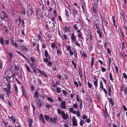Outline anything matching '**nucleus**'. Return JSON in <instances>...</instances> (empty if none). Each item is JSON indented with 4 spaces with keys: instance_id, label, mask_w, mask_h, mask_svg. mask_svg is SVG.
Returning a JSON list of instances; mask_svg holds the SVG:
<instances>
[{
    "instance_id": "f3484780",
    "label": "nucleus",
    "mask_w": 127,
    "mask_h": 127,
    "mask_svg": "<svg viewBox=\"0 0 127 127\" xmlns=\"http://www.w3.org/2000/svg\"><path fill=\"white\" fill-rule=\"evenodd\" d=\"M99 84L100 86L99 89L100 90L102 91V89L104 88L103 83L101 80L100 81Z\"/></svg>"
},
{
    "instance_id": "473e14b6",
    "label": "nucleus",
    "mask_w": 127,
    "mask_h": 127,
    "mask_svg": "<svg viewBox=\"0 0 127 127\" xmlns=\"http://www.w3.org/2000/svg\"><path fill=\"white\" fill-rule=\"evenodd\" d=\"M98 81H93L94 85L95 87V88L96 89L98 86Z\"/></svg>"
},
{
    "instance_id": "ddd939ff",
    "label": "nucleus",
    "mask_w": 127,
    "mask_h": 127,
    "mask_svg": "<svg viewBox=\"0 0 127 127\" xmlns=\"http://www.w3.org/2000/svg\"><path fill=\"white\" fill-rule=\"evenodd\" d=\"M44 55L45 57L48 58L49 60H51V56L49 55L48 51L47 50H45L44 52Z\"/></svg>"
},
{
    "instance_id": "6e6552de",
    "label": "nucleus",
    "mask_w": 127,
    "mask_h": 127,
    "mask_svg": "<svg viewBox=\"0 0 127 127\" xmlns=\"http://www.w3.org/2000/svg\"><path fill=\"white\" fill-rule=\"evenodd\" d=\"M57 119L56 117H55L53 118L51 117L50 119V122H52L53 123L56 124L57 123Z\"/></svg>"
},
{
    "instance_id": "f257e3e1",
    "label": "nucleus",
    "mask_w": 127,
    "mask_h": 127,
    "mask_svg": "<svg viewBox=\"0 0 127 127\" xmlns=\"http://www.w3.org/2000/svg\"><path fill=\"white\" fill-rule=\"evenodd\" d=\"M21 88L22 93V95L27 100H28L29 97L28 93L26 92L24 87L23 86H21Z\"/></svg>"
},
{
    "instance_id": "3c124183",
    "label": "nucleus",
    "mask_w": 127,
    "mask_h": 127,
    "mask_svg": "<svg viewBox=\"0 0 127 127\" xmlns=\"http://www.w3.org/2000/svg\"><path fill=\"white\" fill-rule=\"evenodd\" d=\"M73 27L75 30H77L78 29V27H77L76 24H75L74 25H73Z\"/></svg>"
},
{
    "instance_id": "a19ab883",
    "label": "nucleus",
    "mask_w": 127,
    "mask_h": 127,
    "mask_svg": "<svg viewBox=\"0 0 127 127\" xmlns=\"http://www.w3.org/2000/svg\"><path fill=\"white\" fill-rule=\"evenodd\" d=\"M30 57L31 59L30 61H31L32 63H34L35 60L34 58L30 56Z\"/></svg>"
},
{
    "instance_id": "cd10ccee",
    "label": "nucleus",
    "mask_w": 127,
    "mask_h": 127,
    "mask_svg": "<svg viewBox=\"0 0 127 127\" xmlns=\"http://www.w3.org/2000/svg\"><path fill=\"white\" fill-rule=\"evenodd\" d=\"M14 87L15 89V95L17 96H18V88L16 84H15L14 85Z\"/></svg>"
},
{
    "instance_id": "1a4fd4ad",
    "label": "nucleus",
    "mask_w": 127,
    "mask_h": 127,
    "mask_svg": "<svg viewBox=\"0 0 127 127\" xmlns=\"http://www.w3.org/2000/svg\"><path fill=\"white\" fill-rule=\"evenodd\" d=\"M66 103L65 101H62L61 103L60 108L62 109L66 108V107L65 106Z\"/></svg>"
},
{
    "instance_id": "9d476101",
    "label": "nucleus",
    "mask_w": 127,
    "mask_h": 127,
    "mask_svg": "<svg viewBox=\"0 0 127 127\" xmlns=\"http://www.w3.org/2000/svg\"><path fill=\"white\" fill-rule=\"evenodd\" d=\"M82 4V5H81V7L83 10V12L85 14L87 13V11L85 3L84 2Z\"/></svg>"
},
{
    "instance_id": "6ab92c4d",
    "label": "nucleus",
    "mask_w": 127,
    "mask_h": 127,
    "mask_svg": "<svg viewBox=\"0 0 127 127\" xmlns=\"http://www.w3.org/2000/svg\"><path fill=\"white\" fill-rule=\"evenodd\" d=\"M24 66L26 67V71L29 72H31V69L30 68L29 66L27 65L26 64H25L24 65Z\"/></svg>"
},
{
    "instance_id": "5fc2aeb1",
    "label": "nucleus",
    "mask_w": 127,
    "mask_h": 127,
    "mask_svg": "<svg viewBox=\"0 0 127 127\" xmlns=\"http://www.w3.org/2000/svg\"><path fill=\"white\" fill-rule=\"evenodd\" d=\"M6 103L8 104V105L9 106V107H10L11 105V104L10 103V101L9 100H7L6 101Z\"/></svg>"
},
{
    "instance_id": "2f4dec72",
    "label": "nucleus",
    "mask_w": 127,
    "mask_h": 127,
    "mask_svg": "<svg viewBox=\"0 0 127 127\" xmlns=\"http://www.w3.org/2000/svg\"><path fill=\"white\" fill-rule=\"evenodd\" d=\"M76 100L78 102L80 101V102H82V100L79 97L78 95H76Z\"/></svg>"
},
{
    "instance_id": "864d4df0",
    "label": "nucleus",
    "mask_w": 127,
    "mask_h": 127,
    "mask_svg": "<svg viewBox=\"0 0 127 127\" xmlns=\"http://www.w3.org/2000/svg\"><path fill=\"white\" fill-rule=\"evenodd\" d=\"M124 94L126 95H127V85L125 89H124Z\"/></svg>"
},
{
    "instance_id": "4d7b16f0",
    "label": "nucleus",
    "mask_w": 127,
    "mask_h": 127,
    "mask_svg": "<svg viewBox=\"0 0 127 127\" xmlns=\"http://www.w3.org/2000/svg\"><path fill=\"white\" fill-rule=\"evenodd\" d=\"M65 16L69 15L68 10L66 9H65Z\"/></svg>"
},
{
    "instance_id": "c85d7f7f",
    "label": "nucleus",
    "mask_w": 127,
    "mask_h": 127,
    "mask_svg": "<svg viewBox=\"0 0 127 127\" xmlns=\"http://www.w3.org/2000/svg\"><path fill=\"white\" fill-rule=\"evenodd\" d=\"M75 59H73V60L71 61V63L74 65V68L75 69L76 67V63H75Z\"/></svg>"
},
{
    "instance_id": "4468645a",
    "label": "nucleus",
    "mask_w": 127,
    "mask_h": 127,
    "mask_svg": "<svg viewBox=\"0 0 127 127\" xmlns=\"http://www.w3.org/2000/svg\"><path fill=\"white\" fill-rule=\"evenodd\" d=\"M39 116L40 117V120L41 122L43 124H45V122L44 119L43 115L41 114H39Z\"/></svg>"
},
{
    "instance_id": "e2e57ef3",
    "label": "nucleus",
    "mask_w": 127,
    "mask_h": 127,
    "mask_svg": "<svg viewBox=\"0 0 127 127\" xmlns=\"http://www.w3.org/2000/svg\"><path fill=\"white\" fill-rule=\"evenodd\" d=\"M66 17L67 21H70V16L69 15L65 16Z\"/></svg>"
},
{
    "instance_id": "39448f33",
    "label": "nucleus",
    "mask_w": 127,
    "mask_h": 127,
    "mask_svg": "<svg viewBox=\"0 0 127 127\" xmlns=\"http://www.w3.org/2000/svg\"><path fill=\"white\" fill-rule=\"evenodd\" d=\"M28 8L30 12H31L30 15H32L33 14V8L32 5L30 4H29L27 5Z\"/></svg>"
},
{
    "instance_id": "37998d69",
    "label": "nucleus",
    "mask_w": 127,
    "mask_h": 127,
    "mask_svg": "<svg viewBox=\"0 0 127 127\" xmlns=\"http://www.w3.org/2000/svg\"><path fill=\"white\" fill-rule=\"evenodd\" d=\"M80 53L81 55H82L83 57H87V56L86 54L84 52H83V53L82 54V51H80Z\"/></svg>"
},
{
    "instance_id": "f03ea898",
    "label": "nucleus",
    "mask_w": 127,
    "mask_h": 127,
    "mask_svg": "<svg viewBox=\"0 0 127 127\" xmlns=\"http://www.w3.org/2000/svg\"><path fill=\"white\" fill-rule=\"evenodd\" d=\"M72 10V15L74 19L75 20L76 17L79 16L80 15L78 13V10L74 7H73Z\"/></svg>"
},
{
    "instance_id": "680f3d73",
    "label": "nucleus",
    "mask_w": 127,
    "mask_h": 127,
    "mask_svg": "<svg viewBox=\"0 0 127 127\" xmlns=\"http://www.w3.org/2000/svg\"><path fill=\"white\" fill-rule=\"evenodd\" d=\"M50 46L53 49H54L56 47V45L53 43H52Z\"/></svg>"
},
{
    "instance_id": "bb28decb",
    "label": "nucleus",
    "mask_w": 127,
    "mask_h": 127,
    "mask_svg": "<svg viewBox=\"0 0 127 127\" xmlns=\"http://www.w3.org/2000/svg\"><path fill=\"white\" fill-rule=\"evenodd\" d=\"M70 30V29L69 27H68L66 26H64V29H63V30L65 32H69Z\"/></svg>"
},
{
    "instance_id": "f8f14e48",
    "label": "nucleus",
    "mask_w": 127,
    "mask_h": 127,
    "mask_svg": "<svg viewBox=\"0 0 127 127\" xmlns=\"http://www.w3.org/2000/svg\"><path fill=\"white\" fill-rule=\"evenodd\" d=\"M62 118L64 120H66L68 117V115L67 114H65L64 112L63 111H62Z\"/></svg>"
},
{
    "instance_id": "09e8293b",
    "label": "nucleus",
    "mask_w": 127,
    "mask_h": 127,
    "mask_svg": "<svg viewBox=\"0 0 127 127\" xmlns=\"http://www.w3.org/2000/svg\"><path fill=\"white\" fill-rule=\"evenodd\" d=\"M74 44L78 47H80V44L76 40L74 41Z\"/></svg>"
},
{
    "instance_id": "69168bd1",
    "label": "nucleus",
    "mask_w": 127,
    "mask_h": 127,
    "mask_svg": "<svg viewBox=\"0 0 127 127\" xmlns=\"http://www.w3.org/2000/svg\"><path fill=\"white\" fill-rule=\"evenodd\" d=\"M84 123H85V122H84V121L83 120H81L80 122V124L81 126L83 125Z\"/></svg>"
},
{
    "instance_id": "338daca9",
    "label": "nucleus",
    "mask_w": 127,
    "mask_h": 127,
    "mask_svg": "<svg viewBox=\"0 0 127 127\" xmlns=\"http://www.w3.org/2000/svg\"><path fill=\"white\" fill-rule=\"evenodd\" d=\"M123 74L124 78L126 79H127V75L126 74L124 73Z\"/></svg>"
},
{
    "instance_id": "4be33fe9",
    "label": "nucleus",
    "mask_w": 127,
    "mask_h": 127,
    "mask_svg": "<svg viewBox=\"0 0 127 127\" xmlns=\"http://www.w3.org/2000/svg\"><path fill=\"white\" fill-rule=\"evenodd\" d=\"M45 103H46V104L45 105V107L47 108L48 110H49L50 108H52V105L46 102H45Z\"/></svg>"
},
{
    "instance_id": "a211bd4d",
    "label": "nucleus",
    "mask_w": 127,
    "mask_h": 127,
    "mask_svg": "<svg viewBox=\"0 0 127 127\" xmlns=\"http://www.w3.org/2000/svg\"><path fill=\"white\" fill-rule=\"evenodd\" d=\"M28 121L29 122L28 124L29 126L30 127H32V123L33 120L31 118L30 119L29 118H28Z\"/></svg>"
},
{
    "instance_id": "b1692460",
    "label": "nucleus",
    "mask_w": 127,
    "mask_h": 127,
    "mask_svg": "<svg viewBox=\"0 0 127 127\" xmlns=\"http://www.w3.org/2000/svg\"><path fill=\"white\" fill-rule=\"evenodd\" d=\"M0 43L2 45H5L4 41L3 38L1 37H0Z\"/></svg>"
},
{
    "instance_id": "a878e982",
    "label": "nucleus",
    "mask_w": 127,
    "mask_h": 127,
    "mask_svg": "<svg viewBox=\"0 0 127 127\" xmlns=\"http://www.w3.org/2000/svg\"><path fill=\"white\" fill-rule=\"evenodd\" d=\"M20 47L22 48V50L23 51H25L26 52L27 50V47H25L24 45H21L20 46Z\"/></svg>"
},
{
    "instance_id": "9b49d317",
    "label": "nucleus",
    "mask_w": 127,
    "mask_h": 127,
    "mask_svg": "<svg viewBox=\"0 0 127 127\" xmlns=\"http://www.w3.org/2000/svg\"><path fill=\"white\" fill-rule=\"evenodd\" d=\"M15 51L18 54L23 57L29 64L31 63L29 61H28V60L27 59V58L26 57H25L21 53H20V52L18 51Z\"/></svg>"
},
{
    "instance_id": "72a5a7b5",
    "label": "nucleus",
    "mask_w": 127,
    "mask_h": 127,
    "mask_svg": "<svg viewBox=\"0 0 127 127\" xmlns=\"http://www.w3.org/2000/svg\"><path fill=\"white\" fill-rule=\"evenodd\" d=\"M77 36L79 38H81L83 40L84 38L83 37L81 32L78 33L77 34Z\"/></svg>"
},
{
    "instance_id": "052dcab7",
    "label": "nucleus",
    "mask_w": 127,
    "mask_h": 127,
    "mask_svg": "<svg viewBox=\"0 0 127 127\" xmlns=\"http://www.w3.org/2000/svg\"><path fill=\"white\" fill-rule=\"evenodd\" d=\"M101 71L103 72H105L106 71V68L103 66H101Z\"/></svg>"
},
{
    "instance_id": "5701e85b",
    "label": "nucleus",
    "mask_w": 127,
    "mask_h": 127,
    "mask_svg": "<svg viewBox=\"0 0 127 127\" xmlns=\"http://www.w3.org/2000/svg\"><path fill=\"white\" fill-rule=\"evenodd\" d=\"M39 97L38 92L37 91H35L33 94V97Z\"/></svg>"
},
{
    "instance_id": "de8ad7c7",
    "label": "nucleus",
    "mask_w": 127,
    "mask_h": 127,
    "mask_svg": "<svg viewBox=\"0 0 127 127\" xmlns=\"http://www.w3.org/2000/svg\"><path fill=\"white\" fill-rule=\"evenodd\" d=\"M56 91L58 93H59L61 92L60 88L58 87H57Z\"/></svg>"
},
{
    "instance_id": "bf43d9fd",
    "label": "nucleus",
    "mask_w": 127,
    "mask_h": 127,
    "mask_svg": "<svg viewBox=\"0 0 127 127\" xmlns=\"http://www.w3.org/2000/svg\"><path fill=\"white\" fill-rule=\"evenodd\" d=\"M52 64V63L50 61H49L47 64V65L50 66H51Z\"/></svg>"
},
{
    "instance_id": "20e7f679",
    "label": "nucleus",
    "mask_w": 127,
    "mask_h": 127,
    "mask_svg": "<svg viewBox=\"0 0 127 127\" xmlns=\"http://www.w3.org/2000/svg\"><path fill=\"white\" fill-rule=\"evenodd\" d=\"M40 13H41L40 9L39 8H37L36 10V15L38 17L40 16V17H43V13H42L41 14H40Z\"/></svg>"
},
{
    "instance_id": "f704fd0d",
    "label": "nucleus",
    "mask_w": 127,
    "mask_h": 127,
    "mask_svg": "<svg viewBox=\"0 0 127 127\" xmlns=\"http://www.w3.org/2000/svg\"><path fill=\"white\" fill-rule=\"evenodd\" d=\"M112 21L114 25V26L116 27H117V26L116 25V22L115 21V19H114V16H113L112 17Z\"/></svg>"
},
{
    "instance_id": "7ed1b4c3",
    "label": "nucleus",
    "mask_w": 127,
    "mask_h": 127,
    "mask_svg": "<svg viewBox=\"0 0 127 127\" xmlns=\"http://www.w3.org/2000/svg\"><path fill=\"white\" fill-rule=\"evenodd\" d=\"M37 70L41 76H42L45 77H48L47 75L46 74L45 71L43 70H40L39 68H37Z\"/></svg>"
},
{
    "instance_id": "4c0bfd02",
    "label": "nucleus",
    "mask_w": 127,
    "mask_h": 127,
    "mask_svg": "<svg viewBox=\"0 0 127 127\" xmlns=\"http://www.w3.org/2000/svg\"><path fill=\"white\" fill-rule=\"evenodd\" d=\"M44 117L46 121H48L50 119V117L48 115H45L44 116Z\"/></svg>"
},
{
    "instance_id": "c9c22d12",
    "label": "nucleus",
    "mask_w": 127,
    "mask_h": 127,
    "mask_svg": "<svg viewBox=\"0 0 127 127\" xmlns=\"http://www.w3.org/2000/svg\"><path fill=\"white\" fill-rule=\"evenodd\" d=\"M11 120L12 121V122L14 123L15 122L16 119L15 118H14V116L13 115L11 116Z\"/></svg>"
},
{
    "instance_id": "13d9d810",
    "label": "nucleus",
    "mask_w": 127,
    "mask_h": 127,
    "mask_svg": "<svg viewBox=\"0 0 127 127\" xmlns=\"http://www.w3.org/2000/svg\"><path fill=\"white\" fill-rule=\"evenodd\" d=\"M104 22L105 24L104 25L107 27H108V23L107 21H105H105H104Z\"/></svg>"
},
{
    "instance_id": "6e6d98bb",
    "label": "nucleus",
    "mask_w": 127,
    "mask_h": 127,
    "mask_svg": "<svg viewBox=\"0 0 127 127\" xmlns=\"http://www.w3.org/2000/svg\"><path fill=\"white\" fill-rule=\"evenodd\" d=\"M0 98L2 100H3L4 98V95L0 93Z\"/></svg>"
},
{
    "instance_id": "393cba45",
    "label": "nucleus",
    "mask_w": 127,
    "mask_h": 127,
    "mask_svg": "<svg viewBox=\"0 0 127 127\" xmlns=\"http://www.w3.org/2000/svg\"><path fill=\"white\" fill-rule=\"evenodd\" d=\"M108 101L109 102H110L111 104V105L112 106H113L114 103V102L112 100V99L111 98H108Z\"/></svg>"
},
{
    "instance_id": "58836bf2",
    "label": "nucleus",
    "mask_w": 127,
    "mask_h": 127,
    "mask_svg": "<svg viewBox=\"0 0 127 127\" xmlns=\"http://www.w3.org/2000/svg\"><path fill=\"white\" fill-rule=\"evenodd\" d=\"M72 125L73 126H76L77 125V120L72 121Z\"/></svg>"
},
{
    "instance_id": "79ce46f5",
    "label": "nucleus",
    "mask_w": 127,
    "mask_h": 127,
    "mask_svg": "<svg viewBox=\"0 0 127 127\" xmlns=\"http://www.w3.org/2000/svg\"><path fill=\"white\" fill-rule=\"evenodd\" d=\"M11 86L10 85V83H7V85L6 87L8 89L11 90Z\"/></svg>"
},
{
    "instance_id": "c756f323",
    "label": "nucleus",
    "mask_w": 127,
    "mask_h": 127,
    "mask_svg": "<svg viewBox=\"0 0 127 127\" xmlns=\"http://www.w3.org/2000/svg\"><path fill=\"white\" fill-rule=\"evenodd\" d=\"M94 58L92 57H91V68H93V66L94 64Z\"/></svg>"
},
{
    "instance_id": "412c9836",
    "label": "nucleus",
    "mask_w": 127,
    "mask_h": 127,
    "mask_svg": "<svg viewBox=\"0 0 127 127\" xmlns=\"http://www.w3.org/2000/svg\"><path fill=\"white\" fill-rule=\"evenodd\" d=\"M97 33L99 35V37L100 38H101L102 37V32H101L99 29V30H97L96 31Z\"/></svg>"
},
{
    "instance_id": "603ef678",
    "label": "nucleus",
    "mask_w": 127,
    "mask_h": 127,
    "mask_svg": "<svg viewBox=\"0 0 127 127\" xmlns=\"http://www.w3.org/2000/svg\"><path fill=\"white\" fill-rule=\"evenodd\" d=\"M47 100H48L49 102H53V99L51 97H47Z\"/></svg>"
},
{
    "instance_id": "423d86ee",
    "label": "nucleus",
    "mask_w": 127,
    "mask_h": 127,
    "mask_svg": "<svg viewBox=\"0 0 127 127\" xmlns=\"http://www.w3.org/2000/svg\"><path fill=\"white\" fill-rule=\"evenodd\" d=\"M42 100L40 99L35 102V103L36 104L37 106H38V107L40 108L42 105Z\"/></svg>"
},
{
    "instance_id": "0e129e2a",
    "label": "nucleus",
    "mask_w": 127,
    "mask_h": 127,
    "mask_svg": "<svg viewBox=\"0 0 127 127\" xmlns=\"http://www.w3.org/2000/svg\"><path fill=\"white\" fill-rule=\"evenodd\" d=\"M21 13L23 14V15H25L26 13V11L25 10V9L24 8H23V10H22Z\"/></svg>"
},
{
    "instance_id": "2eb2a0df",
    "label": "nucleus",
    "mask_w": 127,
    "mask_h": 127,
    "mask_svg": "<svg viewBox=\"0 0 127 127\" xmlns=\"http://www.w3.org/2000/svg\"><path fill=\"white\" fill-rule=\"evenodd\" d=\"M70 37L71 41H74L76 40V37L74 33H71Z\"/></svg>"
},
{
    "instance_id": "49530a36",
    "label": "nucleus",
    "mask_w": 127,
    "mask_h": 127,
    "mask_svg": "<svg viewBox=\"0 0 127 127\" xmlns=\"http://www.w3.org/2000/svg\"><path fill=\"white\" fill-rule=\"evenodd\" d=\"M57 112L59 114L61 115L62 114V111H61V109L60 108H59L57 109Z\"/></svg>"
},
{
    "instance_id": "dca6fc26",
    "label": "nucleus",
    "mask_w": 127,
    "mask_h": 127,
    "mask_svg": "<svg viewBox=\"0 0 127 127\" xmlns=\"http://www.w3.org/2000/svg\"><path fill=\"white\" fill-rule=\"evenodd\" d=\"M78 72L79 75L80 77H81L83 76V74L82 72V68H80L78 69Z\"/></svg>"
},
{
    "instance_id": "a18cd8bd",
    "label": "nucleus",
    "mask_w": 127,
    "mask_h": 127,
    "mask_svg": "<svg viewBox=\"0 0 127 127\" xmlns=\"http://www.w3.org/2000/svg\"><path fill=\"white\" fill-rule=\"evenodd\" d=\"M37 68H35L34 67L33 68V72L34 73H37L38 72H37V69H36Z\"/></svg>"
},
{
    "instance_id": "e433bc0d",
    "label": "nucleus",
    "mask_w": 127,
    "mask_h": 127,
    "mask_svg": "<svg viewBox=\"0 0 127 127\" xmlns=\"http://www.w3.org/2000/svg\"><path fill=\"white\" fill-rule=\"evenodd\" d=\"M10 90H11L8 89L7 90H6V91H5L6 92V94H7L8 96H9V95H10V93H11Z\"/></svg>"
},
{
    "instance_id": "0eeeda50",
    "label": "nucleus",
    "mask_w": 127,
    "mask_h": 127,
    "mask_svg": "<svg viewBox=\"0 0 127 127\" xmlns=\"http://www.w3.org/2000/svg\"><path fill=\"white\" fill-rule=\"evenodd\" d=\"M3 14V17H0V19H1V20H4V19L8 18L7 15L6 14V12L4 11H2L1 14Z\"/></svg>"
},
{
    "instance_id": "774afa93",
    "label": "nucleus",
    "mask_w": 127,
    "mask_h": 127,
    "mask_svg": "<svg viewBox=\"0 0 127 127\" xmlns=\"http://www.w3.org/2000/svg\"><path fill=\"white\" fill-rule=\"evenodd\" d=\"M124 27L125 28L126 30V35L127 36V24L125 25L124 26Z\"/></svg>"
},
{
    "instance_id": "8fccbe9b",
    "label": "nucleus",
    "mask_w": 127,
    "mask_h": 127,
    "mask_svg": "<svg viewBox=\"0 0 127 127\" xmlns=\"http://www.w3.org/2000/svg\"><path fill=\"white\" fill-rule=\"evenodd\" d=\"M109 76L110 77V79L111 81H112V82H113V79L112 77V74L111 73H109Z\"/></svg>"
},
{
    "instance_id": "ea45409f",
    "label": "nucleus",
    "mask_w": 127,
    "mask_h": 127,
    "mask_svg": "<svg viewBox=\"0 0 127 127\" xmlns=\"http://www.w3.org/2000/svg\"><path fill=\"white\" fill-rule=\"evenodd\" d=\"M88 85L89 88L90 89L92 88V87L93 86L92 84L89 81L88 82Z\"/></svg>"
},
{
    "instance_id": "c03bdc74",
    "label": "nucleus",
    "mask_w": 127,
    "mask_h": 127,
    "mask_svg": "<svg viewBox=\"0 0 127 127\" xmlns=\"http://www.w3.org/2000/svg\"><path fill=\"white\" fill-rule=\"evenodd\" d=\"M49 59L48 58H45L44 59L43 61L46 63H47L49 62Z\"/></svg>"
},
{
    "instance_id": "7c9ffc66",
    "label": "nucleus",
    "mask_w": 127,
    "mask_h": 127,
    "mask_svg": "<svg viewBox=\"0 0 127 127\" xmlns=\"http://www.w3.org/2000/svg\"><path fill=\"white\" fill-rule=\"evenodd\" d=\"M11 42L12 43L13 46H15L16 48H17L18 47V45L16 42L14 43L13 39L11 40Z\"/></svg>"
},
{
    "instance_id": "aec40b11",
    "label": "nucleus",
    "mask_w": 127,
    "mask_h": 127,
    "mask_svg": "<svg viewBox=\"0 0 127 127\" xmlns=\"http://www.w3.org/2000/svg\"><path fill=\"white\" fill-rule=\"evenodd\" d=\"M76 17L77 18V19L78 20V21H76V23L79 24V23L80 22H82V19L80 15L78 16H77Z\"/></svg>"
}]
</instances>
